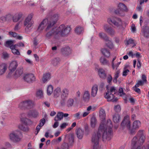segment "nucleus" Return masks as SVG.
Returning <instances> with one entry per match:
<instances>
[{"instance_id":"1","label":"nucleus","mask_w":149,"mask_h":149,"mask_svg":"<svg viewBox=\"0 0 149 149\" xmlns=\"http://www.w3.org/2000/svg\"><path fill=\"white\" fill-rule=\"evenodd\" d=\"M99 117L102 120L98 129V131L93 135L92 142L93 145V149H101L99 146V143L101 136L103 141L106 140H110L111 136L112 127V122L110 119L107 120V122L104 123L106 118L104 110L101 109L99 111Z\"/></svg>"},{"instance_id":"2","label":"nucleus","mask_w":149,"mask_h":149,"mask_svg":"<svg viewBox=\"0 0 149 149\" xmlns=\"http://www.w3.org/2000/svg\"><path fill=\"white\" fill-rule=\"evenodd\" d=\"M71 28L68 25L62 24L57 28L53 29L50 31L47 32L45 35L47 38L49 39L52 36L57 39L60 36H63L68 35L70 32Z\"/></svg>"},{"instance_id":"3","label":"nucleus","mask_w":149,"mask_h":149,"mask_svg":"<svg viewBox=\"0 0 149 149\" xmlns=\"http://www.w3.org/2000/svg\"><path fill=\"white\" fill-rule=\"evenodd\" d=\"M117 91L116 89L114 87L112 86L110 87L109 90L104 94V96L107 101H114L116 100V99L115 98V95Z\"/></svg>"},{"instance_id":"4","label":"nucleus","mask_w":149,"mask_h":149,"mask_svg":"<svg viewBox=\"0 0 149 149\" xmlns=\"http://www.w3.org/2000/svg\"><path fill=\"white\" fill-rule=\"evenodd\" d=\"M33 16V14L31 13L25 18L22 23L23 26L24 27L29 29L32 26L33 24V21L32 20Z\"/></svg>"},{"instance_id":"5","label":"nucleus","mask_w":149,"mask_h":149,"mask_svg":"<svg viewBox=\"0 0 149 149\" xmlns=\"http://www.w3.org/2000/svg\"><path fill=\"white\" fill-rule=\"evenodd\" d=\"M47 26V27L46 29V31L49 30L52 27L51 23L48 21L47 19H44L39 24L38 30L39 32L42 31L45 27Z\"/></svg>"},{"instance_id":"6","label":"nucleus","mask_w":149,"mask_h":149,"mask_svg":"<svg viewBox=\"0 0 149 149\" xmlns=\"http://www.w3.org/2000/svg\"><path fill=\"white\" fill-rule=\"evenodd\" d=\"M9 137L10 140L14 143L18 142L21 139L20 136V132L17 131L11 132L9 134Z\"/></svg>"},{"instance_id":"7","label":"nucleus","mask_w":149,"mask_h":149,"mask_svg":"<svg viewBox=\"0 0 149 149\" xmlns=\"http://www.w3.org/2000/svg\"><path fill=\"white\" fill-rule=\"evenodd\" d=\"M107 21L110 24H113L115 26L119 27L120 29L123 28L122 22L121 20L119 18L116 17H110L107 19Z\"/></svg>"},{"instance_id":"8","label":"nucleus","mask_w":149,"mask_h":149,"mask_svg":"<svg viewBox=\"0 0 149 149\" xmlns=\"http://www.w3.org/2000/svg\"><path fill=\"white\" fill-rule=\"evenodd\" d=\"M137 136L139 137V139L138 140L137 139V141L136 142V145L137 146V147L138 146H140L139 145V144L143 143L144 142L146 139V134L143 130H140L138 132Z\"/></svg>"},{"instance_id":"9","label":"nucleus","mask_w":149,"mask_h":149,"mask_svg":"<svg viewBox=\"0 0 149 149\" xmlns=\"http://www.w3.org/2000/svg\"><path fill=\"white\" fill-rule=\"evenodd\" d=\"M23 79L25 81L29 84L36 81V78L33 74H24L23 76Z\"/></svg>"},{"instance_id":"10","label":"nucleus","mask_w":149,"mask_h":149,"mask_svg":"<svg viewBox=\"0 0 149 149\" xmlns=\"http://www.w3.org/2000/svg\"><path fill=\"white\" fill-rule=\"evenodd\" d=\"M121 125L123 127H126L128 129H130V121L128 116H125L121 124Z\"/></svg>"},{"instance_id":"11","label":"nucleus","mask_w":149,"mask_h":149,"mask_svg":"<svg viewBox=\"0 0 149 149\" xmlns=\"http://www.w3.org/2000/svg\"><path fill=\"white\" fill-rule=\"evenodd\" d=\"M23 16V14L21 12H18L15 14L12 17L13 22H17L20 20Z\"/></svg>"},{"instance_id":"12","label":"nucleus","mask_w":149,"mask_h":149,"mask_svg":"<svg viewBox=\"0 0 149 149\" xmlns=\"http://www.w3.org/2000/svg\"><path fill=\"white\" fill-rule=\"evenodd\" d=\"M7 67V65L6 63L0 62V76L3 75L5 73Z\"/></svg>"},{"instance_id":"13","label":"nucleus","mask_w":149,"mask_h":149,"mask_svg":"<svg viewBox=\"0 0 149 149\" xmlns=\"http://www.w3.org/2000/svg\"><path fill=\"white\" fill-rule=\"evenodd\" d=\"M74 100L72 98H69L66 101L65 103L63 102H61V104L62 106H63L65 105L68 107H72L74 103Z\"/></svg>"},{"instance_id":"14","label":"nucleus","mask_w":149,"mask_h":149,"mask_svg":"<svg viewBox=\"0 0 149 149\" xmlns=\"http://www.w3.org/2000/svg\"><path fill=\"white\" fill-rule=\"evenodd\" d=\"M18 66V64L16 61L11 62L9 66V69L11 72H13L15 70Z\"/></svg>"},{"instance_id":"15","label":"nucleus","mask_w":149,"mask_h":149,"mask_svg":"<svg viewBox=\"0 0 149 149\" xmlns=\"http://www.w3.org/2000/svg\"><path fill=\"white\" fill-rule=\"evenodd\" d=\"M98 73L99 76L101 78L104 79L106 78L107 74L104 69L102 68L99 69L98 70Z\"/></svg>"},{"instance_id":"16","label":"nucleus","mask_w":149,"mask_h":149,"mask_svg":"<svg viewBox=\"0 0 149 149\" xmlns=\"http://www.w3.org/2000/svg\"><path fill=\"white\" fill-rule=\"evenodd\" d=\"M27 116L29 117H32L33 118H36L39 116V113L36 110H30L28 112Z\"/></svg>"},{"instance_id":"17","label":"nucleus","mask_w":149,"mask_h":149,"mask_svg":"<svg viewBox=\"0 0 149 149\" xmlns=\"http://www.w3.org/2000/svg\"><path fill=\"white\" fill-rule=\"evenodd\" d=\"M59 17V15L57 14H54L52 17L51 20L49 22L51 23L52 27L58 20Z\"/></svg>"},{"instance_id":"18","label":"nucleus","mask_w":149,"mask_h":149,"mask_svg":"<svg viewBox=\"0 0 149 149\" xmlns=\"http://www.w3.org/2000/svg\"><path fill=\"white\" fill-rule=\"evenodd\" d=\"M98 91V86L96 84L93 85L91 88V95L95 97Z\"/></svg>"},{"instance_id":"19","label":"nucleus","mask_w":149,"mask_h":149,"mask_svg":"<svg viewBox=\"0 0 149 149\" xmlns=\"http://www.w3.org/2000/svg\"><path fill=\"white\" fill-rule=\"evenodd\" d=\"M76 134L77 137L79 139H81L84 133V130L80 128H78L76 130Z\"/></svg>"},{"instance_id":"20","label":"nucleus","mask_w":149,"mask_h":149,"mask_svg":"<svg viewBox=\"0 0 149 149\" xmlns=\"http://www.w3.org/2000/svg\"><path fill=\"white\" fill-rule=\"evenodd\" d=\"M141 33L144 37L146 38L149 37V27L145 26L143 28L142 31Z\"/></svg>"},{"instance_id":"21","label":"nucleus","mask_w":149,"mask_h":149,"mask_svg":"<svg viewBox=\"0 0 149 149\" xmlns=\"http://www.w3.org/2000/svg\"><path fill=\"white\" fill-rule=\"evenodd\" d=\"M137 141V138L134 137L132 139V149H140V146H138L136 145V142Z\"/></svg>"},{"instance_id":"22","label":"nucleus","mask_w":149,"mask_h":149,"mask_svg":"<svg viewBox=\"0 0 149 149\" xmlns=\"http://www.w3.org/2000/svg\"><path fill=\"white\" fill-rule=\"evenodd\" d=\"M26 105V108L31 109L33 108L35 105V103L34 102L31 100H25Z\"/></svg>"},{"instance_id":"23","label":"nucleus","mask_w":149,"mask_h":149,"mask_svg":"<svg viewBox=\"0 0 149 149\" xmlns=\"http://www.w3.org/2000/svg\"><path fill=\"white\" fill-rule=\"evenodd\" d=\"M51 78L50 74L49 73H45L44 74L42 79V82L44 83L47 82Z\"/></svg>"},{"instance_id":"24","label":"nucleus","mask_w":149,"mask_h":149,"mask_svg":"<svg viewBox=\"0 0 149 149\" xmlns=\"http://www.w3.org/2000/svg\"><path fill=\"white\" fill-rule=\"evenodd\" d=\"M62 92L61 98L62 99H64L68 97L69 94V91L67 88H64Z\"/></svg>"},{"instance_id":"25","label":"nucleus","mask_w":149,"mask_h":149,"mask_svg":"<svg viewBox=\"0 0 149 149\" xmlns=\"http://www.w3.org/2000/svg\"><path fill=\"white\" fill-rule=\"evenodd\" d=\"M83 98L85 101H88L89 100L90 98V94L89 91L86 90L84 91Z\"/></svg>"},{"instance_id":"26","label":"nucleus","mask_w":149,"mask_h":149,"mask_svg":"<svg viewBox=\"0 0 149 149\" xmlns=\"http://www.w3.org/2000/svg\"><path fill=\"white\" fill-rule=\"evenodd\" d=\"M63 118L62 112H59L57 113L56 115L54 118V120L55 121H60Z\"/></svg>"},{"instance_id":"27","label":"nucleus","mask_w":149,"mask_h":149,"mask_svg":"<svg viewBox=\"0 0 149 149\" xmlns=\"http://www.w3.org/2000/svg\"><path fill=\"white\" fill-rule=\"evenodd\" d=\"M120 119V115L118 113H115L113 116V120L115 123L119 122Z\"/></svg>"},{"instance_id":"28","label":"nucleus","mask_w":149,"mask_h":149,"mask_svg":"<svg viewBox=\"0 0 149 149\" xmlns=\"http://www.w3.org/2000/svg\"><path fill=\"white\" fill-rule=\"evenodd\" d=\"M63 54L67 56L71 54V51L69 47H67L62 49Z\"/></svg>"},{"instance_id":"29","label":"nucleus","mask_w":149,"mask_h":149,"mask_svg":"<svg viewBox=\"0 0 149 149\" xmlns=\"http://www.w3.org/2000/svg\"><path fill=\"white\" fill-rule=\"evenodd\" d=\"M61 93V89L59 87H57L54 91V97H59Z\"/></svg>"},{"instance_id":"30","label":"nucleus","mask_w":149,"mask_h":149,"mask_svg":"<svg viewBox=\"0 0 149 149\" xmlns=\"http://www.w3.org/2000/svg\"><path fill=\"white\" fill-rule=\"evenodd\" d=\"M100 63L102 65H109V61L104 57H101L100 58Z\"/></svg>"},{"instance_id":"31","label":"nucleus","mask_w":149,"mask_h":149,"mask_svg":"<svg viewBox=\"0 0 149 149\" xmlns=\"http://www.w3.org/2000/svg\"><path fill=\"white\" fill-rule=\"evenodd\" d=\"M15 45H13L10 47V49L11 50L12 52L15 55H20V53L18 49H16L17 48Z\"/></svg>"},{"instance_id":"32","label":"nucleus","mask_w":149,"mask_h":149,"mask_svg":"<svg viewBox=\"0 0 149 149\" xmlns=\"http://www.w3.org/2000/svg\"><path fill=\"white\" fill-rule=\"evenodd\" d=\"M97 123V121L96 118L94 117H92L90 120V124L91 127L92 128L95 127Z\"/></svg>"},{"instance_id":"33","label":"nucleus","mask_w":149,"mask_h":149,"mask_svg":"<svg viewBox=\"0 0 149 149\" xmlns=\"http://www.w3.org/2000/svg\"><path fill=\"white\" fill-rule=\"evenodd\" d=\"M118 8L121 11H127V10L126 6L122 3H120L118 4Z\"/></svg>"},{"instance_id":"34","label":"nucleus","mask_w":149,"mask_h":149,"mask_svg":"<svg viewBox=\"0 0 149 149\" xmlns=\"http://www.w3.org/2000/svg\"><path fill=\"white\" fill-rule=\"evenodd\" d=\"M99 35L100 38L103 39L105 41L106 40H108L109 39L107 35L103 32H100L99 33Z\"/></svg>"},{"instance_id":"35","label":"nucleus","mask_w":149,"mask_h":149,"mask_svg":"<svg viewBox=\"0 0 149 149\" xmlns=\"http://www.w3.org/2000/svg\"><path fill=\"white\" fill-rule=\"evenodd\" d=\"M53 91V87L51 85H49L47 87V94L48 95H50Z\"/></svg>"},{"instance_id":"36","label":"nucleus","mask_w":149,"mask_h":149,"mask_svg":"<svg viewBox=\"0 0 149 149\" xmlns=\"http://www.w3.org/2000/svg\"><path fill=\"white\" fill-rule=\"evenodd\" d=\"M9 34L11 36L17 39L21 40L22 39V36L18 35L17 33L13 32H10L9 33Z\"/></svg>"},{"instance_id":"37","label":"nucleus","mask_w":149,"mask_h":149,"mask_svg":"<svg viewBox=\"0 0 149 149\" xmlns=\"http://www.w3.org/2000/svg\"><path fill=\"white\" fill-rule=\"evenodd\" d=\"M141 125V123L139 120H135L133 123L132 127L133 129H138Z\"/></svg>"},{"instance_id":"38","label":"nucleus","mask_w":149,"mask_h":149,"mask_svg":"<svg viewBox=\"0 0 149 149\" xmlns=\"http://www.w3.org/2000/svg\"><path fill=\"white\" fill-rule=\"evenodd\" d=\"M23 73V70L21 69H17L14 74V77L17 78L20 77Z\"/></svg>"},{"instance_id":"39","label":"nucleus","mask_w":149,"mask_h":149,"mask_svg":"<svg viewBox=\"0 0 149 149\" xmlns=\"http://www.w3.org/2000/svg\"><path fill=\"white\" fill-rule=\"evenodd\" d=\"M120 73V71L119 70H117L115 73L113 80L114 82L116 83L117 82V79L119 76Z\"/></svg>"},{"instance_id":"40","label":"nucleus","mask_w":149,"mask_h":149,"mask_svg":"<svg viewBox=\"0 0 149 149\" xmlns=\"http://www.w3.org/2000/svg\"><path fill=\"white\" fill-rule=\"evenodd\" d=\"M23 26V24L21 21H19L18 23H17L15 26L14 28L15 30H18L20 29L21 27Z\"/></svg>"},{"instance_id":"41","label":"nucleus","mask_w":149,"mask_h":149,"mask_svg":"<svg viewBox=\"0 0 149 149\" xmlns=\"http://www.w3.org/2000/svg\"><path fill=\"white\" fill-rule=\"evenodd\" d=\"M60 61V59L59 58H56L52 61V63L54 66H57L59 63Z\"/></svg>"},{"instance_id":"42","label":"nucleus","mask_w":149,"mask_h":149,"mask_svg":"<svg viewBox=\"0 0 149 149\" xmlns=\"http://www.w3.org/2000/svg\"><path fill=\"white\" fill-rule=\"evenodd\" d=\"M101 52L102 54L107 57H109L110 56V53L109 51L105 49H102Z\"/></svg>"},{"instance_id":"43","label":"nucleus","mask_w":149,"mask_h":149,"mask_svg":"<svg viewBox=\"0 0 149 149\" xmlns=\"http://www.w3.org/2000/svg\"><path fill=\"white\" fill-rule=\"evenodd\" d=\"M83 27L81 26H78L77 27L75 28V32L77 34H80L83 32Z\"/></svg>"},{"instance_id":"44","label":"nucleus","mask_w":149,"mask_h":149,"mask_svg":"<svg viewBox=\"0 0 149 149\" xmlns=\"http://www.w3.org/2000/svg\"><path fill=\"white\" fill-rule=\"evenodd\" d=\"M105 42L106 46L109 48L112 49L113 47V44L111 41L109 39H108V40H106L105 41Z\"/></svg>"},{"instance_id":"45","label":"nucleus","mask_w":149,"mask_h":149,"mask_svg":"<svg viewBox=\"0 0 149 149\" xmlns=\"http://www.w3.org/2000/svg\"><path fill=\"white\" fill-rule=\"evenodd\" d=\"M56 149H69V146L68 143H64L62 144L60 148H58Z\"/></svg>"},{"instance_id":"46","label":"nucleus","mask_w":149,"mask_h":149,"mask_svg":"<svg viewBox=\"0 0 149 149\" xmlns=\"http://www.w3.org/2000/svg\"><path fill=\"white\" fill-rule=\"evenodd\" d=\"M129 72V70L127 69V67L125 66L123 69V76H126Z\"/></svg>"},{"instance_id":"47","label":"nucleus","mask_w":149,"mask_h":149,"mask_svg":"<svg viewBox=\"0 0 149 149\" xmlns=\"http://www.w3.org/2000/svg\"><path fill=\"white\" fill-rule=\"evenodd\" d=\"M81 113L79 112L73 115V116L76 119L79 120L82 118V116L81 115Z\"/></svg>"},{"instance_id":"48","label":"nucleus","mask_w":149,"mask_h":149,"mask_svg":"<svg viewBox=\"0 0 149 149\" xmlns=\"http://www.w3.org/2000/svg\"><path fill=\"white\" fill-rule=\"evenodd\" d=\"M36 96L41 98L43 96V91L42 90H38L36 92Z\"/></svg>"},{"instance_id":"49","label":"nucleus","mask_w":149,"mask_h":149,"mask_svg":"<svg viewBox=\"0 0 149 149\" xmlns=\"http://www.w3.org/2000/svg\"><path fill=\"white\" fill-rule=\"evenodd\" d=\"M119 93L120 96L124 97V100L126 99L125 97L126 95L123 92V89L122 88H120L119 89Z\"/></svg>"},{"instance_id":"50","label":"nucleus","mask_w":149,"mask_h":149,"mask_svg":"<svg viewBox=\"0 0 149 149\" xmlns=\"http://www.w3.org/2000/svg\"><path fill=\"white\" fill-rule=\"evenodd\" d=\"M19 107L21 109L26 108V105L25 101L21 102L19 105Z\"/></svg>"},{"instance_id":"51","label":"nucleus","mask_w":149,"mask_h":149,"mask_svg":"<svg viewBox=\"0 0 149 149\" xmlns=\"http://www.w3.org/2000/svg\"><path fill=\"white\" fill-rule=\"evenodd\" d=\"M13 41H8L6 42L5 46L7 47H9L10 49L11 46H12L13 45H14L13 44Z\"/></svg>"},{"instance_id":"52","label":"nucleus","mask_w":149,"mask_h":149,"mask_svg":"<svg viewBox=\"0 0 149 149\" xmlns=\"http://www.w3.org/2000/svg\"><path fill=\"white\" fill-rule=\"evenodd\" d=\"M126 44L127 45L130 44H134L132 46V47H133L135 45L134 44V40L132 39L131 38L126 41Z\"/></svg>"},{"instance_id":"53","label":"nucleus","mask_w":149,"mask_h":149,"mask_svg":"<svg viewBox=\"0 0 149 149\" xmlns=\"http://www.w3.org/2000/svg\"><path fill=\"white\" fill-rule=\"evenodd\" d=\"M114 110L116 112H120L121 110L120 106L119 105H115L114 107Z\"/></svg>"},{"instance_id":"54","label":"nucleus","mask_w":149,"mask_h":149,"mask_svg":"<svg viewBox=\"0 0 149 149\" xmlns=\"http://www.w3.org/2000/svg\"><path fill=\"white\" fill-rule=\"evenodd\" d=\"M22 115H24V114L21 115L22 117L20 118V121L22 123L26 125L27 123V122L28 118H26L22 117Z\"/></svg>"},{"instance_id":"55","label":"nucleus","mask_w":149,"mask_h":149,"mask_svg":"<svg viewBox=\"0 0 149 149\" xmlns=\"http://www.w3.org/2000/svg\"><path fill=\"white\" fill-rule=\"evenodd\" d=\"M107 33H108L110 35L113 36L115 34V31L111 27L107 32Z\"/></svg>"},{"instance_id":"56","label":"nucleus","mask_w":149,"mask_h":149,"mask_svg":"<svg viewBox=\"0 0 149 149\" xmlns=\"http://www.w3.org/2000/svg\"><path fill=\"white\" fill-rule=\"evenodd\" d=\"M68 123H64L61 124L60 125V128L61 130H63L68 125Z\"/></svg>"},{"instance_id":"57","label":"nucleus","mask_w":149,"mask_h":149,"mask_svg":"<svg viewBox=\"0 0 149 149\" xmlns=\"http://www.w3.org/2000/svg\"><path fill=\"white\" fill-rule=\"evenodd\" d=\"M144 83H145L142 80H139L135 85V87H139L140 86H142Z\"/></svg>"},{"instance_id":"58","label":"nucleus","mask_w":149,"mask_h":149,"mask_svg":"<svg viewBox=\"0 0 149 149\" xmlns=\"http://www.w3.org/2000/svg\"><path fill=\"white\" fill-rule=\"evenodd\" d=\"M68 137L69 138V141L70 143H72L74 142V135L73 134H71L68 136Z\"/></svg>"},{"instance_id":"59","label":"nucleus","mask_w":149,"mask_h":149,"mask_svg":"<svg viewBox=\"0 0 149 149\" xmlns=\"http://www.w3.org/2000/svg\"><path fill=\"white\" fill-rule=\"evenodd\" d=\"M2 56L4 59H6L9 57L8 54L6 52H4L3 53Z\"/></svg>"},{"instance_id":"60","label":"nucleus","mask_w":149,"mask_h":149,"mask_svg":"<svg viewBox=\"0 0 149 149\" xmlns=\"http://www.w3.org/2000/svg\"><path fill=\"white\" fill-rule=\"evenodd\" d=\"M111 27H109L108 24H104L103 26V29L106 32L108 31L110 28Z\"/></svg>"},{"instance_id":"61","label":"nucleus","mask_w":149,"mask_h":149,"mask_svg":"<svg viewBox=\"0 0 149 149\" xmlns=\"http://www.w3.org/2000/svg\"><path fill=\"white\" fill-rule=\"evenodd\" d=\"M41 127L42 126L40 125H39L37 126L36 128V132H35V134L36 135L38 133Z\"/></svg>"},{"instance_id":"62","label":"nucleus","mask_w":149,"mask_h":149,"mask_svg":"<svg viewBox=\"0 0 149 149\" xmlns=\"http://www.w3.org/2000/svg\"><path fill=\"white\" fill-rule=\"evenodd\" d=\"M45 122V119L43 118L40 120L39 125L41 126H42L44 125Z\"/></svg>"},{"instance_id":"63","label":"nucleus","mask_w":149,"mask_h":149,"mask_svg":"<svg viewBox=\"0 0 149 149\" xmlns=\"http://www.w3.org/2000/svg\"><path fill=\"white\" fill-rule=\"evenodd\" d=\"M14 45H15L16 47H24V45L22 42H20L17 44Z\"/></svg>"},{"instance_id":"64","label":"nucleus","mask_w":149,"mask_h":149,"mask_svg":"<svg viewBox=\"0 0 149 149\" xmlns=\"http://www.w3.org/2000/svg\"><path fill=\"white\" fill-rule=\"evenodd\" d=\"M138 87H135V86L133 87L134 90L136 92L140 93L141 92L140 90L138 88H137Z\"/></svg>"}]
</instances>
